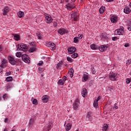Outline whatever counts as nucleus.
Instances as JSON below:
<instances>
[{
  "instance_id": "obj_60",
  "label": "nucleus",
  "mask_w": 131,
  "mask_h": 131,
  "mask_svg": "<svg viewBox=\"0 0 131 131\" xmlns=\"http://www.w3.org/2000/svg\"><path fill=\"white\" fill-rule=\"evenodd\" d=\"M5 122H8V118L5 119Z\"/></svg>"
},
{
  "instance_id": "obj_19",
  "label": "nucleus",
  "mask_w": 131,
  "mask_h": 131,
  "mask_svg": "<svg viewBox=\"0 0 131 131\" xmlns=\"http://www.w3.org/2000/svg\"><path fill=\"white\" fill-rule=\"evenodd\" d=\"M111 20L112 23H115L117 21V17L116 16H112L111 18Z\"/></svg>"
},
{
  "instance_id": "obj_9",
  "label": "nucleus",
  "mask_w": 131,
  "mask_h": 131,
  "mask_svg": "<svg viewBox=\"0 0 131 131\" xmlns=\"http://www.w3.org/2000/svg\"><path fill=\"white\" fill-rule=\"evenodd\" d=\"M71 18L74 21H77L78 20V15H77V12H73L71 15Z\"/></svg>"
},
{
  "instance_id": "obj_2",
  "label": "nucleus",
  "mask_w": 131,
  "mask_h": 131,
  "mask_svg": "<svg viewBox=\"0 0 131 131\" xmlns=\"http://www.w3.org/2000/svg\"><path fill=\"white\" fill-rule=\"evenodd\" d=\"M123 27H120V29H118L115 31V34L116 35H122V33H123Z\"/></svg>"
},
{
  "instance_id": "obj_13",
  "label": "nucleus",
  "mask_w": 131,
  "mask_h": 131,
  "mask_svg": "<svg viewBox=\"0 0 131 131\" xmlns=\"http://www.w3.org/2000/svg\"><path fill=\"white\" fill-rule=\"evenodd\" d=\"M9 12H10V8H9V7H5L3 11L4 16H6Z\"/></svg>"
},
{
  "instance_id": "obj_29",
  "label": "nucleus",
  "mask_w": 131,
  "mask_h": 131,
  "mask_svg": "<svg viewBox=\"0 0 131 131\" xmlns=\"http://www.w3.org/2000/svg\"><path fill=\"white\" fill-rule=\"evenodd\" d=\"M32 100H33L32 103L34 105H37V104H38V103L37 102V100L36 99L32 98Z\"/></svg>"
},
{
  "instance_id": "obj_55",
  "label": "nucleus",
  "mask_w": 131,
  "mask_h": 131,
  "mask_svg": "<svg viewBox=\"0 0 131 131\" xmlns=\"http://www.w3.org/2000/svg\"><path fill=\"white\" fill-rule=\"evenodd\" d=\"M124 47H125V48H128V47H129V45H128V43L125 44Z\"/></svg>"
},
{
  "instance_id": "obj_16",
  "label": "nucleus",
  "mask_w": 131,
  "mask_h": 131,
  "mask_svg": "<svg viewBox=\"0 0 131 131\" xmlns=\"http://www.w3.org/2000/svg\"><path fill=\"white\" fill-rule=\"evenodd\" d=\"M42 100L43 101V103H47L48 101L49 100V96L47 95L43 96L42 97Z\"/></svg>"
},
{
  "instance_id": "obj_63",
  "label": "nucleus",
  "mask_w": 131,
  "mask_h": 131,
  "mask_svg": "<svg viewBox=\"0 0 131 131\" xmlns=\"http://www.w3.org/2000/svg\"><path fill=\"white\" fill-rule=\"evenodd\" d=\"M39 70L40 71V70H41V72H42V69L39 68Z\"/></svg>"
},
{
  "instance_id": "obj_25",
  "label": "nucleus",
  "mask_w": 131,
  "mask_h": 131,
  "mask_svg": "<svg viewBox=\"0 0 131 131\" xmlns=\"http://www.w3.org/2000/svg\"><path fill=\"white\" fill-rule=\"evenodd\" d=\"M37 35L38 37V39H43V35H41L40 33H37Z\"/></svg>"
},
{
  "instance_id": "obj_61",
  "label": "nucleus",
  "mask_w": 131,
  "mask_h": 131,
  "mask_svg": "<svg viewBox=\"0 0 131 131\" xmlns=\"http://www.w3.org/2000/svg\"><path fill=\"white\" fill-rule=\"evenodd\" d=\"M128 30L131 31V26L129 28H128Z\"/></svg>"
},
{
  "instance_id": "obj_27",
  "label": "nucleus",
  "mask_w": 131,
  "mask_h": 131,
  "mask_svg": "<svg viewBox=\"0 0 131 131\" xmlns=\"http://www.w3.org/2000/svg\"><path fill=\"white\" fill-rule=\"evenodd\" d=\"M108 128V125L107 124H104L103 125L102 130L106 131Z\"/></svg>"
},
{
  "instance_id": "obj_34",
  "label": "nucleus",
  "mask_w": 131,
  "mask_h": 131,
  "mask_svg": "<svg viewBox=\"0 0 131 131\" xmlns=\"http://www.w3.org/2000/svg\"><path fill=\"white\" fill-rule=\"evenodd\" d=\"M72 58L75 59V58H77L78 57V54L77 53H74L73 54L71 55Z\"/></svg>"
},
{
  "instance_id": "obj_28",
  "label": "nucleus",
  "mask_w": 131,
  "mask_h": 131,
  "mask_svg": "<svg viewBox=\"0 0 131 131\" xmlns=\"http://www.w3.org/2000/svg\"><path fill=\"white\" fill-rule=\"evenodd\" d=\"M66 7L67 10H69V11H71V10H72L73 9H74V6H73L72 7H70V6H69L68 4H67L66 5Z\"/></svg>"
},
{
  "instance_id": "obj_12",
  "label": "nucleus",
  "mask_w": 131,
  "mask_h": 131,
  "mask_svg": "<svg viewBox=\"0 0 131 131\" xmlns=\"http://www.w3.org/2000/svg\"><path fill=\"white\" fill-rule=\"evenodd\" d=\"M8 60L9 63H10L11 65H15V64H16V60H15V59L12 57V56H9L8 57Z\"/></svg>"
},
{
  "instance_id": "obj_17",
  "label": "nucleus",
  "mask_w": 131,
  "mask_h": 131,
  "mask_svg": "<svg viewBox=\"0 0 131 131\" xmlns=\"http://www.w3.org/2000/svg\"><path fill=\"white\" fill-rule=\"evenodd\" d=\"M124 13L125 14H129L130 13V9L128 7H126L124 9Z\"/></svg>"
},
{
  "instance_id": "obj_20",
  "label": "nucleus",
  "mask_w": 131,
  "mask_h": 131,
  "mask_svg": "<svg viewBox=\"0 0 131 131\" xmlns=\"http://www.w3.org/2000/svg\"><path fill=\"white\" fill-rule=\"evenodd\" d=\"M13 35L14 36V39H15V40H20V35L17 34H13Z\"/></svg>"
},
{
  "instance_id": "obj_32",
  "label": "nucleus",
  "mask_w": 131,
  "mask_h": 131,
  "mask_svg": "<svg viewBox=\"0 0 131 131\" xmlns=\"http://www.w3.org/2000/svg\"><path fill=\"white\" fill-rule=\"evenodd\" d=\"M50 49L51 50H55V49H56V45H55V43H54L53 42L51 43Z\"/></svg>"
},
{
  "instance_id": "obj_44",
  "label": "nucleus",
  "mask_w": 131,
  "mask_h": 131,
  "mask_svg": "<svg viewBox=\"0 0 131 131\" xmlns=\"http://www.w3.org/2000/svg\"><path fill=\"white\" fill-rule=\"evenodd\" d=\"M130 63H131V60L130 59L127 60L126 63V64L127 65H130Z\"/></svg>"
},
{
  "instance_id": "obj_18",
  "label": "nucleus",
  "mask_w": 131,
  "mask_h": 131,
  "mask_svg": "<svg viewBox=\"0 0 131 131\" xmlns=\"http://www.w3.org/2000/svg\"><path fill=\"white\" fill-rule=\"evenodd\" d=\"M83 80L82 81L84 82L86 81L89 79V75L88 74H84L83 76Z\"/></svg>"
},
{
  "instance_id": "obj_8",
  "label": "nucleus",
  "mask_w": 131,
  "mask_h": 131,
  "mask_svg": "<svg viewBox=\"0 0 131 131\" xmlns=\"http://www.w3.org/2000/svg\"><path fill=\"white\" fill-rule=\"evenodd\" d=\"M69 54H74L76 51V48L74 47H72L68 48Z\"/></svg>"
},
{
  "instance_id": "obj_47",
  "label": "nucleus",
  "mask_w": 131,
  "mask_h": 131,
  "mask_svg": "<svg viewBox=\"0 0 131 131\" xmlns=\"http://www.w3.org/2000/svg\"><path fill=\"white\" fill-rule=\"evenodd\" d=\"M43 64V61H40L39 63L37 64L38 66H41Z\"/></svg>"
},
{
  "instance_id": "obj_52",
  "label": "nucleus",
  "mask_w": 131,
  "mask_h": 131,
  "mask_svg": "<svg viewBox=\"0 0 131 131\" xmlns=\"http://www.w3.org/2000/svg\"><path fill=\"white\" fill-rule=\"evenodd\" d=\"M5 74L6 76H9V75H11V72H7Z\"/></svg>"
},
{
  "instance_id": "obj_1",
  "label": "nucleus",
  "mask_w": 131,
  "mask_h": 131,
  "mask_svg": "<svg viewBox=\"0 0 131 131\" xmlns=\"http://www.w3.org/2000/svg\"><path fill=\"white\" fill-rule=\"evenodd\" d=\"M27 49H28V47L27 46H26V45L24 43H20L18 45L17 51H23V52H26V51H27Z\"/></svg>"
},
{
  "instance_id": "obj_14",
  "label": "nucleus",
  "mask_w": 131,
  "mask_h": 131,
  "mask_svg": "<svg viewBox=\"0 0 131 131\" xmlns=\"http://www.w3.org/2000/svg\"><path fill=\"white\" fill-rule=\"evenodd\" d=\"M107 46L105 45H101L99 47V50L100 51V52H104V51L107 50Z\"/></svg>"
},
{
  "instance_id": "obj_15",
  "label": "nucleus",
  "mask_w": 131,
  "mask_h": 131,
  "mask_svg": "<svg viewBox=\"0 0 131 131\" xmlns=\"http://www.w3.org/2000/svg\"><path fill=\"white\" fill-rule=\"evenodd\" d=\"M81 94L83 98L86 97V95H88V91L86 90V89L84 88L82 90Z\"/></svg>"
},
{
  "instance_id": "obj_24",
  "label": "nucleus",
  "mask_w": 131,
  "mask_h": 131,
  "mask_svg": "<svg viewBox=\"0 0 131 131\" xmlns=\"http://www.w3.org/2000/svg\"><path fill=\"white\" fill-rule=\"evenodd\" d=\"M57 83L59 85H63L65 83V82L62 80V79H60L59 80Z\"/></svg>"
},
{
  "instance_id": "obj_35",
  "label": "nucleus",
  "mask_w": 131,
  "mask_h": 131,
  "mask_svg": "<svg viewBox=\"0 0 131 131\" xmlns=\"http://www.w3.org/2000/svg\"><path fill=\"white\" fill-rule=\"evenodd\" d=\"M16 57H17V58H20V57H22V53H21V52H17L16 54Z\"/></svg>"
},
{
  "instance_id": "obj_10",
  "label": "nucleus",
  "mask_w": 131,
  "mask_h": 131,
  "mask_svg": "<svg viewBox=\"0 0 131 131\" xmlns=\"http://www.w3.org/2000/svg\"><path fill=\"white\" fill-rule=\"evenodd\" d=\"M58 32L61 35H63V34L67 33V30L64 28H60L58 30Z\"/></svg>"
},
{
  "instance_id": "obj_30",
  "label": "nucleus",
  "mask_w": 131,
  "mask_h": 131,
  "mask_svg": "<svg viewBox=\"0 0 131 131\" xmlns=\"http://www.w3.org/2000/svg\"><path fill=\"white\" fill-rule=\"evenodd\" d=\"M71 128V124H68L66 126V130H70V129Z\"/></svg>"
},
{
  "instance_id": "obj_5",
  "label": "nucleus",
  "mask_w": 131,
  "mask_h": 131,
  "mask_svg": "<svg viewBox=\"0 0 131 131\" xmlns=\"http://www.w3.org/2000/svg\"><path fill=\"white\" fill-rule=\"evenodd\" d=\"M22 59L25 63H30V59H29V56L26 54H24L22 55Z\"/></svg>"
},
{
  "instance_id": "obj_33",
  "label": "nucleus",
  "mask_w": 131,
  "mask_h": 131,
  "mask_svg": "<svg viewBox=\"0 0 131 131\" xmlns=\"http://www.w3.org/2000/svg\"><path fill=\"white\" fill-rule=\"evenodd\" d=\"M6 81H13V77H12L11 76L7 77L6 78Z\"/></svg>"
},
{
  "instance_id": "obj_48",
  "label": "nucleus",
  "mask_w": 131,
  "mask_h": 131,
  "mask_svg": "<svg viewBox=\"0 0 131 131\" xmlns=\"http://www.w3.org/2000/svg\"><path fill=\"white\" fill-rule=\"evenodd\" d=\"M83 37V34H79L78 37L79 39H81Z\"/></svg>"
},
{
  "instance_id": "obj_11",
  "label": "nucleus",
  "mask_w": 131,
  "mask_h": 131,
  "mask_svg": "<svg viewBox=\"0 0 131 131\" xmlns=\"http://www.w3.org/2000/svg\"><path fill=\"white\" fill-rule=\"evenodd\" d=\"M7 63H8V60L3 59L1 62V67L2 68H5V67H7Z\"/></svg>"
},
{
  "instance_id": "obj_46",
  "label": "nucleus",
  "mask_w": 131,
  "mask_h": 131,
  "mask_svg": "<svg viewBox=\"0 0 131 131\" xmlns=\"http://www.w3.org/2000/svg\"><path fill=\"white\" fill-rule=\"evenodd\" d=\"M69 74H70V77H73V73L72 72V71H70Z\"/></svg>"
},
{
  "instance_id": "obj_58",
  "label": "nucleus",
  "mask_w": 131,
  "mask_h": 131,
  "mask_svg": "<svg viewBox=\"0 0 131 131\" xmlns=\"http://www.w3.org/2000/svg\"><path fill=\"white\" fill-rule=\"evenodd\" d=\"M3 51V47H2L1 46H0V52H2Z\"/></svg>"
},
{
  "instance_id": "obj_31",
  "label": "nucleus",
  "mask_w": 131,
  "mask_h": 131,
  "mask_svg": "<svg viewBox=\"0 0 131 131\" xmlns=\"http://www.w3.org/2000/svg\"><path fill=\"white\" fill-rule=\"evenodd\" d=\"M37 49L35 48V47L31 48L29 50L30 53H33V52H35Z\"/></svg>"
},
{
  "instance_id": "obj_21",
  "label": "nucleus",
  "mask_w": 131,
  "mask_h": 131,
  "mask_svg": "<svg viewBox=\"0 0 131 131\" xmlns=\"http://www.w3.org/2000/svg\"><path fill=\"white\" fill-rule=\"evenodd\" d=\"M17 15L19 18H22V17H24V12L23 11H19L17 13Z\"/></svg>"
},
{
  "instance_id": "obj_4",
  "label": "nucleus",
  "mask_w": 131,
  "mask_h": 131,
  "mask_svg": "<svg viewBox=\"0 0 131 131\" xmlns=\"http://www.w3.org/2000/svg\"><path fill=\"white\" fill-rule=\"evenodd\" d=\"M110 79L111 80H113V81H115L117 78V75L115 73H113V72H111L109 75Z\"/></svg>"
},
{
  "instance_id": "obj_22",
  "label": "nucleus",
  "mask_w": 131,
  "mask_h": 131,
  "mask_svg": "<svg viewBox=\"0 0 131 131\" xmlns=\"http://www.w3.org/2000/svg\"><path fill=\"white\" fill-rule=\"evenodd\" d=\"M105 9L106 8H105V7L102 6L99 9V13H100V14L104 13V12H105Z\"/></svg>"
},
{
  "instance_id": "obj_59",
  "label": "nucleus",
  "mask_w": 131,
  "mask_h": 131,
  "mask_svg": "<svg viewBox=\"0 0 131 131\" xmlns=\"http://www.w3.org/2000/svg\"><path fill=\"white\" fill-rule=\"evenodd\" d=\"M99 79H101V80H103V79H105V78L100 77V78H99Z\"/></svg>"
},
{
  "instance_id": "obj_64",
  "label": "nucleus",
  "mask_w": 131,
  "mask_h": 131,
  "mask_svg": "<svg viewBox=\"0 0 131 131\" xmlns=\"http://www.w3.org/2000/svg\"><path fill=\"white\" fill-rule=\"evenodd\" d=\"M72 2H73V3H74V2H75V1L76 0H71Z\"/></svg>"
},
{
  "instance_id": "obj_38",
  "label": "nucleus",
  "mask_w": 131,
  "mask_h": 131,
  "mask_svg": "<svg viewBox=\"0 0 131 131\" xmlns=\"http://www.w3.org/2000/svg\"><path fill=\"white\" fill-rule=\"evenodd\" d=\"M67 60L68 61V62H73V59H72V58H71L70 57H67Z\"/></svg>"
},
{
  "instance_id": "obj_36",
  "label": "nucleus",
  "mask_w": 131,
  "mask_h": 131,
  "mask_svg": "<svg viewBox=\"0 0 131 131\" xmlns=\"http://www.w3.org/2000/svg\"><path fill=\"white\" fill-rule=\"evenodd\" d=\"M98 101L94 100V102L93 103L94 108H97V107H98Z\"/></svg>"
},
{
  "instance_id": "obj_57",
  "label": "nucleus",
  "mask_w": 131,
  "mask_h": 131,
  "mask_svg": "<svg viewBox=\"0 0 131 131\" xmlns=\"http://www.w3.org/2000/svg\"><path fill=\"white\" fill-rule=\"evenodd\" d=\"M113 108H115L116 109V110H117V109H118V106H114Z\"/></svg>"
},
{
  "instance_id": "obj_54",
  "label": "nucleus",
  "mask_w": 131,
  "mask_h": 131,
  "mask_svg": "<svg viewBox=\"0 0 131 131\" xmlns=\"http://www.w3.org/2000/svg\"><path fill=\"white\" fill-rule=\"evenodd\" d=\"M100 100H101V97L98 96L97 100H96L95 101H97V102L100 101Z\"/></svg>"
},
{
  "instance_id": "obj_49",
  "label": "nucleus",
  "mask_w": 131,
  "mask_h": 131,
  "mask_svg": "<svg viewBox=\"0 0 131 131\" xmlns=\"http://www.w3.org/2000/svg\"><path fill=\"white\" fill-rule=\"evenodd\" d=\"M106 36V34L103 33L101 35V38H105Z\"/></svg>"
},
{
  "instance_id": "obj_3",
  "label": "nucleus",
  "mask_w": 131,
  "mask_h": 131,
  "mask_svg": "<svg viewBox=\"0 0 131 131\" xmlns=\"http://www.w3.org/2000/svg\"><path fill=\"white\" fill-rule=\"evenodd\" d=\"M45 17L46 20H47V23H48L50 24L52 21L53 19L52 18V16L50 14H48L47 13H45Z\"/></svg>"
},
{
  "instance_id": "obj_51",
  "label": "nucleus",
  "mask_w": 131,
  "mask_h": 131,
  "mask_svg": "<svg viewBox=\"0 0 131 131\" xmlns=\"http://www.w3.org/2000/svg\"><path fill=\"white\" fill-rule=\"evenodd\" d=\"M62 80L65 82V81H66V80H67V78L66 77V76H64L62 78Z\"/></svg>"
},
{
  "instance_id": "obj_43",
  "label": "nucleus",
  "mask_w": 131,
  "mask_h": 131,
  "mask_svg": "<svg viewBox=\"0 0 131 131\" xmlns=\"http://www.w3.org/2000/svg\"><path fill=\"white\" fill-rule=\"evenodd\" d=\"M71 8L74 6V9L75 8V5L74 4L69 3L68 4Z\"/></svg>"
},
{
  "instance_id": "obj_42",
  "label": "nucleus",
  "mask_w": 131,
  "mask_h": 131,
  "mask_svg": "<svg viewBox=\"0 0 131 131\" xmlns=\"http://www.w3.org/2000/svg\"><path fill=\"white\" fill-rule=\"evenodd\" d=\"M3 98L5 100H6L8 99V95L7 94H4L3 96Z\"/></svg>"
},
{
  "instance_id": "obj_56",
  "label": "nucleus",
  "mask_w": 131,
  "mask_h": 131,
  "mask_svg": "<svg viewBox=\"0 0 131 131\" xmlns=\"http://www.w3.org/2000/svg\"><path fill=\"white\" fill-rule=\"evenodd\" d=\"M53 25H54V27H57V24L56 23H54L53 24Z\"/></svg>"
},
{
  "instance_id": "obj_7",
  "label": "nucleus",
  "mask_w": 131,
  "mask_h": 131,
  "mask_svg": "<svg viewBox=\"0 0 131 131\" xmlns=\"http://www.w3.org/2000/svg\"><path fill=\"white\" fill-rule=\"evenodd\" d=\"M79 100L78 99H76L75 101L73 104V109H74V110H76V109L79 107Z\"/></svg>"
},
{
  "instance_id": "obj_50",
  "label": "nucleus",
  "mask_w": 131,
  "mask_h": 131,
  "mask_svg": "<svg viewBox=\"0 0 131 131\" xmlns=\"http://www.w3.org/2000/svg\"><path fill=\"white\" fill-rule=\"evenodd\" d=\"M92 72L93 74H95V73H96V71L95 70V68H92Z\"/></svg>"
},
{
  "instance_id": "obj_45",
  "label": "nucleus",
  "mask_w": 131,
  "mask_h": 131,
  "mask_svg": "<svg viewBox=\"0 0 131 131\" xmlns=\"http://www.w3.org/2000/svg\"><path fill=\"white\" fill-rule=\"evenodd\" d=\"M126 83H127V84H128L129 83H130V79L127 78L126 81Z\"/></svg>"
},
{
  "instance_id": "obj_23",
  "label": "nucleus",
  "mask_w": 131,
  "mask_h": 131,
  "mask_svg": "<svg viewBox=\"0 0 131 131\" xmlns=\"http://www.w3.org/2000/svg\"><path fill=\"white\" fill-rule=\"evenodd\" d=\"M90 48L92 49V50H97V49H98V47L95 44L91 45L90 46Z\"/></svg>"
},
{
  "instance_id": "obj_62",
  "label": "nucleus",
  "mask_w": 131,
  "mask_h": 131,
  "mask_svg": "<svg viewBox=\"0 0 131 131\" xmlns=\"http://www.w3.org/2000/svg\"><path fill=\"white\" fill-rule=\"evenodd\" d=\"M106 1L110 2H113V0H106Z\"/></svg>"
},
{
  "instance_id": "obj_41",
  "label": "nucleus",
  "mask_w": 131,
  "mask_h": 131,
  "mask_svg": "<svg viewBox=\"0 0 131 131\" xmlns=\"http://www.w3.org/2000/svg\"><path fill=\"white\" fill-rule=\"evenodd\" d=\"M52 42H47L46 43L47 47H48V48H51V45H52Z\"/></svg>"
},
{
  "instance_id": "obj_53",
  "label": "nucleus",
  "mask_w": 131,
  "mask_h": 131,
  "mask_svg": "<svg viewBox=\"0 0 131 131\" xmlns=\"http://www.w3.org/2000/svg\"><path fill=\"white\" fill-rule=\"evenodd\" d=\"M112 40H114V41L117 40V37H113L112 38Z\"/></svg>"
},
{
  "instance_id": "obj_37",
  "label": "nucleus",
  "mask_w": 131,
  "mask_h": 131,
  "mask_svg": "<svg viewBox=\"0 0 131 131\" xmlns=\"http://www.w3.org/2000/svg\"><path fill=\"white\" fill-rule=\"evenodd\" d=\"M62 62H60L59 63H57V66H56V68L57 69H58V68H60V67H61V66H62Z\"/></svg>"
},
{
  "instance_id": "obj_39",
  "label": "nucleus",
  "mask_w": 131,
  "mask_h": 131,
  "mask_svg": "<svg viewBox=\"0 0 131 131\" xmlns=\"http://www.w3.org/2000/svg\"><path fill=\"white\" fill-rule=\"evenodd\" d=\"M91 114H92V113H91V112H89L86 115V118H89V119H91Z\"/></svg>"
},
{
  "instance_id": "obj_26",
  "label": "nucleus",
  "mask_w": 131,
  "mask_h": 131,
  "mask_svg": "<svg viewBox=\"0 0 131 131\" xmlns=\"http://www.w3.org/2000/svg\"><path fill=\"white\" fill-rule=\"evenodd\" d=\"M33 122H34V119H30L29 123V126H32V125H33Z\"/></svg>"
},
{
  "instance_id": "obj_40",
  "label": "nucleus",
  "mask_w": 131,
  "mask_h": 131,
  "mask_svg": "<svg viewBox=\"0 0 131 131\" xmlns=\"http://www.w3.org/2000/svg\"><path fill=\"white\" fill-rule=\"evenodd\" d=\"M79 39L78 38V37H74V42H75V43L77 42L78 41V40H79Z\"/></svg>"
},
{
  "instance_id": "obj_6",
  "label": "nucleus",
  "mask_w": 131,
  "mask_h": 131,
  "mask_svg": "<svg viewBox=\"0 0 131 131\" xmlns=\"http://www.w3.org/2000/svg\"><path fill=\"white\" fill-rule=\"evenodd\" d=\"M52 123H53V119H50L47 124V128L44 129L43 131H49L52 128Z\"/></svg>"
}]
</instances>
